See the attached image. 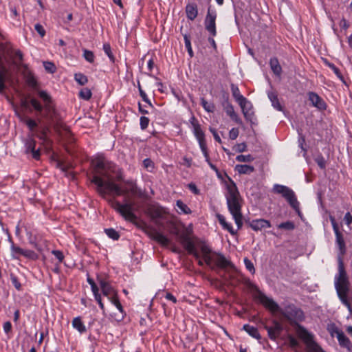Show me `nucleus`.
<instances>
[{"label":"nucleus","mask_w":352,"mask_h":352,"mask_svg":"<svg viewBox=\"0 0 352 352\" xmlns=\"http://www.w3.org/2000/svg\"><path fill=\"white\" fill-rule=\"evenodd\" d=\"M246 284L251 290L255 292L253 294L254 298L272 313L279 312L291 324H296V325L297 322H301L305 319L304 313L300 308L294 305H289L283 310L278 303L272 298L267 296L254 283L248 280Z\"/></svg>","instance_id":"1"},{"label":"nucleus","mask_w":352,"mask_h":352,"mask_svg":"<svg viewBox=\"0 0 352 352\" xmlns=\"http://www.w3.org/2000/svg\"><path fill=\"white\" fill-rule=\"evenodd\" d=\"M37 94L43 101V104L37 99L32 98L30 103L33 109L41 113V118L45 120L49 125L54 126L56 129L63 128L61 117L55 108L51 96L44 90H38Z\"/></svg>","instance_id":"2"},{"label":"nucleus","mask_w":352,"mask_h":352,"mask_svg":"<svg viewBox=\"0 0 352 352\" xmlns=\"http://www.w3.org/2000/svg\"><path fill=\"white\" fill-rule=\"evenodd\" d=\"M230 184L227 185V194L226 195L227 205L230 214L237 226L238 230L243 226V215L241 207L243 200L234 182L229 178Z\"/></svg>","instance_id":"3"},{"label":"nucleus","mask_w":352,"mask_h":352,"mask_svg":"<svg viewBox=\"0 0 352 352\" xmlns=\"http://www.w3.org/2000/svg\"><path fill=\"white\" fill-rule=\"evenodd\" d=\"M91 182L96 186L98 192L104 198L108 193L113 194L116 196L126 195L129 192L136 193V185L132 181L126 182L130 187L129 189H123L114 182L110 180L104 181L98 175H94Z\"/></svg>","instance_id":"4"},{"label":"nucleus","mask_w":352,"mask_h":352,"mask_svg":"<svg viewBox=\"0 0 352 352\" xmlns=\"http://www.w3.org/2000/svg\"><path fill=\"white\" fill-rule=\"evenodd\" d=\"M335 287L338 296L343 305L351 309V303L348 298L350 283L344 268L342 258H338V273L335 276Z\"/></svg>","instance_id":"5"},{"label":"nucleus","mask_w":352,"mask_h":352,"mask_svg":"<svg viewBox=\"0 0 352 352\" xmlns=\"http://www.w3.org/2000/svg\"><path fill=\"white\" fill-rule=\"evenodd\" d=\"M111 206L116 210L126 221L135 224L138 228L146 229L148 226L144 221H138V217L134 213V205L133 203L126 202L123 204L114 199H109Z\"/></svg>","instance_id":"6"},{"label":"nucleus","mask_w":352,"mask_h":352,"mask_svg":"<svg viewBox=\"0 0 352 352\" xmlns=\"http://www.w3.org/2000/svg\"><path fill=\"white\" fill-rule=\"evenodd\" d=\"M200 250L202 253V258L204 263L211 269H214V265H212L213 262L215 263V265L220 268L234 267L232 263L227 260L226 258L221 253L214 252L213 256H216V257L211 256V249L204 243L201 245Z\"/></svg>","instance_id":"7"},{"label":"nucleus","mask_w":352,"mask_h":352,"mask_svg":"<svg viewBox=\"0 0 352 352\" xmlns=\"http://www.w3.org/2000/svg\"><path fill=\"white\" fill-rule=\"evenodd\" d=\"M272 190L274 193L281 195L295 210L298 217H302V214L300 209V203L297 200L294 192L291 188L286 186L274 184Z\"/></svg>","instance_id":"8"},{"label":"nucleus","mask_w":352,"mask_h":352,"mask_svg":"<svg viewBox=\"0 0 352 352\" xmlns=\"http://www.w3.org/2000/svg\"><path fill=\"white\" fill-rule=\"evenodd\" d=\"M145 214L159 227H164L166 221V211L159 205L150 204L145 209Z\"/></svg>","instance_id":"9"},{"label":"nucleus","mask_w":352,"mask_h":352,"mask_svg":"<svg viewBox=\"0 0 352 352\" xmlns=\"http://www.w3.org/2000/svg\"><path fill=\"white\" fill-rule=\"evenodd\" d=\"M329 219L331 223L333 230L334 231L335 235H336V243L338 247L339 250V254L338 257H340L342 258V256L346 254V244L344 239V236L342 233L340 231L338 225L336 221V219L333 216L330 215Z\"/></svg>","instance_id":"10"},{"label":"nucleus","mask_w":352,"mask_h":352,"mask_svg":"<svg viewBox=\"0 0 352 352\" xmlns=\"http://www.w3.org/2000/svg\"><path fill=\"white\" fill-rule=\"evenodd\" d=\"M50 133V126L48 125H43L37 128L35 132L37 138L41 141V143L45 147L46 151H50L53 144V142L49 135Z\"/></svg>","instance_id":"11"},{"label":"nucleus","mask_w":352,"mask_h":352,"mask_svg":"<svg viewBox=\"0 0 352 352\" xmlns=\"http://www.w3.org/2000/svg\"><path fill=\"white\" fill-rule=\"evenodd\" d=\"M217 12L208 8L206 16L204 20L205 29L209 32L210 36H217L216 28Z\"/></svg>","instance_id":"12"},{"label":"nucleus","mask_w":352,"mask_h":352,"mask_svg":"<svg viewBox=\"0 0 352 352\" xmlns=\"http://www.w3.org/2000/svg\"><path fill=\"white\" fill-rule=\"evenodd\" d=\"M191 124L193 128V133L198 140L199 144L204 154L206 153V142L205 140V135L202 131L198 121L194 117L192 118Z\"/></svg>","instance_id":"13"},{"label":"nucleus","mask_w":352,"mask_h":352,"mask_svg":"<svg viewBox=\"0 0 352 352\" xmlns=\"http://www.w3.org/2000/svg\"><path fill=\"white\" fill-rule=\"evenodd\" d=\"M179 237L182 243L188 254H192L195 258H198L199 252L196 249L195 243L192 241L190 236L187 234H182Z\"/></svg>","instance_id":"14"},{"label":"nucleus","mask_w":352,"mask_h":352,"mask_svg":"<svg viewBox=\"0 0 352 352\" xmlns=\"http://www.w3.org/2000/svg\"><path fill=\"white\" fill-rule=\"evenodd\" d=\"M245 222L250 228L256 232L272 227L270 221L264 219H257L252 221L248 219L245 220Z\"/></svg>","instance_id":"15"},{"label":"nucleus","mask_w":352,"mask_h":352,"mask_svg":"<svg viewBox=\"0 0 352 352\" xmlns=\"http://www.w3.org/2000/svg\"><path fill=\"white\" fill-rule=\"evenodd\" d=\"M308 99L311 105L320 111H324L327 109V105L325 101L316 92L309 91L307 94Z\"/></svg>","instance_id":"16"},{"label":"nucleus","mask_w":352,"mask_h":352,"mask_svg":"<svg viewBox=\"0 0 352 352\" xmlns=\"http://www.w3.org/2000/svg\"><path fill=\"white\" fill-rule=\"evenodd\" d=\"M97 280L100 284L102 294L107 297L109 300L118 295L116 291L104 278L98 276Z\"/></svg>","instance_id":"17"},{"label":"nucleus","mask_w":352,"mask_h":352,"mask_svg":"<svg viewBox=\"0 0 352 352\" xmlns=\"http://www.w3.org/2000/svg\"><path fill=\"white\" fill-rule=\"evenodd\" d=\"M59 155H50V162L57 168H60L63 172H67L73 165L69 162L64 161L60 159Z\"/></svg>","instance_id":"18"},{"label":"nucleus","mask_w":352,"mask_h":352,"mask_svg":"<svg viewBox=\"0 0 352 352\" xmlns=\"http://www.w3.org/2000/svg\"><path fill=\"white\" fill-rule=\"evenodd\" d=\"M240 107L246 120L252 124H254L256 118L252 110V103L249 100H247L246 102L242 104V106H240Z\"/></svg>","instance_id":"19"},{"label":"nucleus","mask_w":352,"mask_h":352,"mask_svg":"<svg viewBox=\"0 0 352 352\" xmlns=\"http://www.w3.org/2000/svg\"><path fill=\"white\" fill-rule=\"evenodd\" d=\"M297 333L300 339H302L306 344L314 343V336L310 333L304 327L297 324Z\"/></svg>","instance_id":"20"},{"label":"nucleus","mask_w":352,"mask_h":352,"mask_svg":"<svg viewBox=\"0 0 352 352\" xmlns=\"http://www.w3.org/2000/svg\"><path fill=\"white\" fill-rule=\"evenodd\" d=\"M230 88L232 96L239 106H242V104L246 102L248 99L241 94L237 85L232 83L230 85Z\"/></svg>","instance_id":"21"},{"label":"nucleus","mask_w":352,"mask_h":352,"mask_svg":"<svg viewBox=\"0 0 352 352\" xmlns=\"http://www.w3.org/2000/svg\"><path fill=\"white\" fill-rule=\"evenodd\" d=\"M186 17L190 21H194L198 15L197 6L195 3H190L186 6Z\"/></svg>","instance_id":"22"},{"label":"nucleus","mask_w":352,"mask_h":352,"mask_svg":"<svg viewBox=\"0 0 352 352\" xmlns=\"http://www.w3.org/2000/svg\"><path fill=\"white\" fill-rule=\"evenodd\" d=\"M217 217L224 230H228L232 235L236 234L237 230H235L231 224L226 222L225 217L222 214H217Z\"/></svg>","instance_id":"23"},{"label":"nucleus","mask_w":352,"mask_h":352,"mask_svg":"<svg viewBox=\"0 0 352 352\" xmlns=\"http://www.w3.org/2000/svg\"><path fill=\"white\" fill-rule=\"evenodd\" d=\"M151 236L162 245L166 246L170 243V240L166 236L155 230H154Z\"/></svg>","instance_id":"24"},{"label":"nucleus","mask_w":352,"mask_h":352,"mask_svg":"<svg viewBox=\"0 0 352 352\" xmlns=\"http://www.w3.org/2000/svg\"><path fill=\"white\" fill-rule=\"evenodd\" d=\"M336 337L338 338L340 345L342 347L347 349V350L350 351L352 348V344L349 339L344 335V333L342 331H341L340 333L338 334Z\"/></svg>","instance_id":"25"},{"label":"nucleus","mask_w":352,"mask_h":352,"mask_svg":"<svg viewBox=\"0 0 352 352\" xmlns=\"http://www.w3.org/2000/svg\"><path fill=\"white\" fill-rule=\"evenodd\" d=\"M242 329L245 331L250 336L258 340V341L261 340V336L257 328L253 326H250L248 324H245L243 326Z\"/></svg>","instance_id":"26"},{"label":"nucleus","mask_w":352,"mask_h":352,"mask_svg":"<svg viewBox=\"0 0 352 352\" xmlns=\"http://www.w3.org/2000/svg\"><path fill=\"white\" fill-rule=\"evenodd\" d=\"M271 69L276 76H279L282 73V67L276 57L271 58L270 60Z\"/></svg>","instance_id":"27"},{"label":"nucleus","mask_w":352,"mask_h":352,"mask_svg":"<svg viewBox=\"0 0 352 352\" xmlns=\"http://www.w3.org/2000/svg\"><path fill=\"white\" fill-rule=\"evenodd\" d=\"M26 154H41L40 149H36V142L33 139H29L25 142Z\"/></svg>","instance_id":"28"},{"label":"nucleus","mask_w":352,"mask_h":352,"mask_svg":"<svg viewBox=\"0 0 352 352\" xmlns=\"http://www.w3.org/2000/svg\"><path fill=\"white\" fill-rule=\"evenodd\" d=\"M267 96L270 100L272 102V105L273 106V107L276 109L277 111H282L283 110V108L278 100L276 94L274 92H269L267 94Z\"/></svg>","instance_id":"29"},{"label":"nucleus","mask_w":352,"mask_h":352,"mask_svg":"<svg viewBox=\"0 0 352 352\" xmlns=\"http://www.w3.org/2000/svg\"><path fill=\"white\" fill-rule=\"evenodd\" d=\"M9 241L11 243L10 248H11V252H12V258H19V257L20 256L23 255V250L24 249H22L20 247L16 246L14 243V242H13V241H12V238L10 236H9Z\"/></svg>","instance_id":"30"},{"label":"nucleus","mask_w":352,"mask_h":352,"mask_svg":"<svg viewBox=\"0 0 352 352\" xmlns=\"http://www.w3.org/2000/svg\"><path fill=\"white\" fill-rule=\"evenodd\" d=\"M72 326L74 329H76L80 333H85L87 331V329L81 320L80 317L74 318L72 320Z\"/></svg>","instance_id":"31"},{"label":"nucleus","mask_w":352,"mask_h":352,"mask_svg":"<svg viewBox=\"0 0 352 352\" xmlns=\"http://www.w3.org/2000/svg\"><path fill=\"white\" fill-rule=\"evenodd\" d=\"M21 120L26 124L28 129L31 132H32V133L36 132V131L38 128V124L34 120L28 117H24L21 119Z\"/></svg>","instance_id":"32"},{"label":"nucleus","mask_w":352,"mask_h":352,"mask_svg":"<svg viewBox=\"0 0 352 352\" xmlns=\"http://www.w3.org/2000/svg\"><path fill=\"white\" fill-rule=\"evenodd\" d=\"M235 170H237L239 174H250L254 172V168L250 165L238 164L235 166Z\"/></svg>","instance_id":"33"},{"label":"nucleus","mask_w":352,"mask_h":352,"mask_svg":"<svg viewBox=\"0 0 352 352\" xmlns=\"http://www.w3.org/2000/svg\"><path fill=\"white\" fill-rule=\"evenodd\" d=\"M7 70L4 67L0 69V93H2L6 89V79Z\"/></svg>","instance_id":"34"},{"label":"nucleus","mask_w":352,"mask_h":352,"mask_svg":"<svg viewBox=\"0 0 352 352\" xmlns=\"http://www.w3.org/2000/svg\"><path fill=\"white\" fill-rule=\"evenodd\" d=\"M176 206L180 210V211L178 212L179 214L183 213L188 214L192 212V210L190 209V208L182 200H177L176 202Z\"/></svg>","instance_id":"35"},{"label":"nucleus","mask_w":352,"mask_h":352,"mask_svg":"<svg viewBox=\"0 0 352 352\" xmlns=\"http://www.w3.org/2000/svg\"><path fill=\"white\" fill-rule=\"evenodd\" d=\"M102 49H103L104 53L106 54V55L109 57L110 61L112 63H114L115 60H116V58L111 52V47L110 44L108 43H104Z\"/></svg>","instance_id":"36"},{"label":"nucleus","mask_w":352,"mask_h":352,"mask_svg":"<svg viewBox=\"0 0 352 352\" xmlns=\"http://www.w3.org/2000/svg\"><path fill=\"white\" fill-rule=\"evenodd\" d=\"M79 98L85 100H89L92 96V92L90 89L87 87L80 89L78 94Z\"/></svg>","instance_id":"37"},{"label":"nucleus","mask_w":352,"mask_h":352,"mask_svg":"<svg viewBox=\"0 0 352 352\" xmlns=\"http://www.w3.org/2000/svg\"><path fill=\"white\" fill-rule=\"evenodd\" d=\"M327 330L332 337H334L335 336H337L338 334L342 331L338 328L336 324L333 322H331L327 324Z\"/></svg>","instance_id":"38"},{"label":"nucleus","mask_w":352,"mask_h":352,"mask_svg":"<svg viewBox=\"0 0 352 352\" xmlns=\"http://www.w3.org/2000/svg\"><path fill=\"white\" fill-rule=\"evenodd\" d=\"M74 80L80 85H85L88 82L87 76L82 73H76L74 74Z\"/></svg>","instance_id":"39"},{"label":"nucleus","mask_w":352,"mask_h":352,"mask_svg":"<svg viewBox=\"0 0 352 352\" xmlns=\"http://www.w3.org/2000/svg\"><path fill=\"white\" fill-rule=\"evenodd\" d=\"M278 228L285 230H293L295 229V224L293 221H287L278 224Z\"/></svg>","instance_id":"40"},{"label":"nucleus","mask_w":352,"mask_h":352,"mask_svg":"<svg viewBox=\"0 0 352 352\" xmlns=\"http://www.w3.org/2000/svg\"><path fill=\"white\" fill-rule=\"evenodd\" d=\"M82 52H83L82 56L87 62H89L90 63H92L94 62L95 55L92 51L85 49L82 50Z\"/></svg>","instance_id":"41"},{"label":"nucleus","mask_w":352,"mask_h":352,"mask_svg":"<svg viewBox=\"0 0 352 352\" xmlns=\"http://www.w3.org/2000/svg\"><path fill=\"white\" fill-rule=\"evenodd\" d=\"M105 234L113 240H118L120 238V234L118 232H117L113 228H106L104 229Z\"/></svg>","instance_id":"42"},{"label":"nucleus","mask_w":352,"mask_h":352,"mask_svg":"<svg viewBox=\"0 0 352 352\" xmlns=\"http://www.w3.org/2000/svg\"><path fill=\"white\" fill-rule=\"evenodd\" d=\"M43 66L46 72H47L50 74H54L56 72V67L52 62L44 61Z\"/></svg>","instance_id":"43"},{"label":"nucleus","mask_w":352,"mask_h":352,"mask_svg":"<svg viewBox=\"0 0 352 352\" xmlns=\"http://www.w3.org/2000/svg\"><path fill=\"white\" fill-rule=\"evenodd\" d=\"M264 328L267 330L269 338L272 340H276V338L280 336V333L275 331L272 327L264 324Z\"/></svg>","instance_id":"44"},{"label":"nucleus","mask_w":352,"mask_h":352,"mask_svg":"<svg viewBox=\"0 0 352 352\" xmlns=\"http://www.w3.org/2000/svg\"><path fill=\"white\" fill-rule=\"evenodd\" d=\"M184 39L185 47L187 49L188 53L190 57H192L193 56V51L192 49L190 37L187 34H185L184 36Z\"/></svg>","instance_id":"45"},{"label":"nucleus","mask_w":352,"mask_h":352,"mask_svg":"<svg viewBox=\"0 0 352 352\" xmlns=\"http://www.w3.org/2000/svg\"><path fill=\"white\" fill-rule=\"evenodd\" d=\"M224 110L226 113V114L231 118L232 116H234L236 113L234 109L233 105L227 101L226 104H224Z\"/></svg>","instance_id":"46"},{"label":"nucleus","mask_w":352,"mask_h":352,"mask_svg":"<svg viewBox=\"0 0 352 352\" xmlns=\"http://www.w3.org/2000/svg\"><path fill=\"white\" fill-rule=\"evenodd\" d=\"M143 166L148 171L152 172L155 168V164L150 158H146L143 161Z\"/></svg>","instance_id":"47"},{"label":"nucleus","mask_w":352,"mask_h":352,"mask_svg":"<svg viewBox=\"0 0 352 352\" xmlns=\"http://www.w3.org/2000/svg\"><path fill=\"white\" fill-rule=\"evenodd\" d=\"M244 264L245 265L246 269L252 274H255V268L254 266V264L248 258H245L244 260Z\"/></svg>","instance_id":"48"},{"label":"nucleus","mask_w":352,"mask_h":352,"mask_svg":"<svg viewBox=\"0 0 352 352\" xmlns=\"http://www.w3.org/2000/svg\"><path fill=\"white\" fill-rule=\"evenodd\" d=\"M287 341L289 342V344L291 347L292 348H296L299 346V342L298 341V340L294 337L291 334H289L287 336Z\"/></svg>","instance_id":"49"},{"label":"nucleus","mask_w":352,"mask_h":352,"mask_svg":"<svg viewBox=\"0 0 352 352\" xmlns=\"http://www.w3.org/2000/svg\"><path fill=\"white\" fill-rule=\"evenodd\" d=\"M27 83L29 87L34 89H36L38 87V82L36 79L33 76H30L27 78Z\"/></svg>","instance_id":"50"},{"label":"nucleus","mask_w":352,"mask_h":352,"mask_svg":"<svg viewBox=\"0 0 352 352\" xmlns=\"http://www.w3.org/2000/svg\"><path fill=\"white\" fill-rule=\"evenodd\" d=\"M109 300L111 302L112 304H113L116 307V308L120 311V312H124L122 305H121L119 300L118 295H116L115 297H113Z\"/></svg>","instance_id":"51"},{"label":"nucleus","mask_w":352,"mask_h":352,"mask_svg":"<svg viewBox=\"0 0 352 352\" xmlns=\"http://www.w3.org/2000/svg\"><path fill=\"white\" fill-rule=\"evenodd\" d=\"M201 105L203 108L207 111V112H213L214 110V106L213 104H209L206 100H205L204 98L201 99Z\"/></svg>","instance_id":"52"},{"label":"nucleus","mask_w":352,"mask_h":352,"mask_svg":"<svg viewBox=\"0 0 352 352\" xmlns=\"http://www.w3.org/2000/svg\"><path fill=\"white\" fill-rule=\"evenodd\" d=\"M314 160L320 168H322V169L325 168L326 160L322 155H317V157L314 159Z\"/></svg>","instance_id":"53"},{"label":"nucleus","mask_w":352,"mask_h":352,"mask_svg":"<svg viewBox=\"0 0 352 352\" xmlns=\"http://www.w3.org/2000/svg\"><path fill=\"white\" fill-rule=\"evenodd\" d=\"M149 124V119L145 116H141L140 119V128L142 130L146 129Z\"/></svg>","instance_id":"54"},{"label":"nucleus","mask_w":352,"mask_h":352,"mask_svg":"<svg viewBox=\"0 0 352 352\" xmlns=\"http://www.w3.org/2000/svg\"><path fill=\"white\" fill-rule=\"evenodd\" d=\"M10 280H11V282L13 284V285L14 286V287L17 289V290H21V283H19V280H18V278L14 276V274H11L10 275Z\"/></svg>","instance_id":"55"},{"label":"nucleus","mask_w":352,"mask_h":352,"mask_svg":"<svg viewBox=\"0 0 352 352\" xmlns=\"http://www.w3.org/2000/svg\"><path fill=\"white\" fill-rule=\"evenodd\" d=\"M22 256L31 259H36L37 258L36 253L34 251L29 250H23Z\"/></svg>","instance_id":"56"},{"label":"nucleus","mask_w":352,"mask_h":352,"mask_svg":"<svg viewBox=\"0 0 352 352\" xmlns=\"http://www.w3.org/2000/svg\"><path fill=\"white\" fill-rule=\"evenodd\" d=\"M140 96L142 98V100L145 102L150 107L154 108L153 104L151 103V100H149L144 90H140Z\"/></svg>","instance_id":"57"},{"label":"nucleus","mask_w":352,"mask_h":352,"mask_svg":"<svg viewBox=\"0 0 352 352\" xmlns=\"http://www.w3.org/2000/svg\"><path fill=\"white\" fill-rule=\"evenodd\" d=\"M166 223L168 226H170V232L173 234L178 235L179 231L176 227V225L173 221L169 220L166 221Z\"/></svg>","instance_id":"58"},{"label":"nucleus","mask_w":352,"mask_h":352,"mask_svg":"<svg viewBox=\"0 0 352 352\" xmlns=\"http://www.w3.org/2000/svg\"><path fill=\"white\" fill-rule=\"evenodd\" d=\"M236 160L238 162H251L254 160L252 155H236Z\"/></svg>","instance_id":"59"},{"label":"nucleus","mask_w":352,"mask_h":352,"mask_svg":"<svg viewBox=\"0 0 352 352\" xmlns=\"http://www.w3.org/2000/svg\"><path fill=\"white\" fill-rule=\"evenodd\" d=\"M273 324H274L273 327H272L273 328V329L275 331H276L277 333H279L280 334V333L282 332V331L283 329V325L281 324V323L277 320H273Z\"/></svg>","instance_id":"60"},{"label":"nucleus","mask_w":352,"mask_h":352,"mask_svg":"<svg viewBox=\"0 0 352 352\" xmlns=\"http://www.w3.org/2000/svg\"><path fill=\"white\" fill-rule=\"evenodd\" d=\"M34 29L41 37L45 35V30L42 25L39 23L35 24Z\"/></svg>","instance_id":"61"},{"label":"nucleus","mask_w":352,"mask_h":352,"mask_svg":"<svg viewBox=\"0 0 352 352\" xmlns=\"http://www.w3.org/2000/svg\"><path fill=\"white\" fill-rule=\"evenodd\" d=\"M52 253L58 260L59 263L63 262V261L64 259V255H63V252L61 251H60V250H52Z\"/></svg>","instance_id":"62"},{"label":"nucleus","mask_w":352,"mask_h":352,"mask_svg":"<svg viewBox=\"0 0 352 352\" xmlns=\"http://www.w3.org/2000/svg\"><path fill=\"white\" fill-rule=\"evenodd\" d=\"M327 65L329 66V68H331L333 70L334 74L338 77L342 78V75H341L340 69L333 63H327Z\"/></svg>","instance_id":"63"},{"label":"nucleus","mask_w":352,"mask_h":352,"mask_svg":"<svg viewBox=\"0 0 352 352\" xmlns=\"http://www.w3.org/2000/svg\"><path fill=\"white\" fill-rule=\"evenodd\" d=\"M239 135V129L236 128H232L229 131V137L231 140H235Z\"/></svg>","instance_id":"64"}]
</instances>
